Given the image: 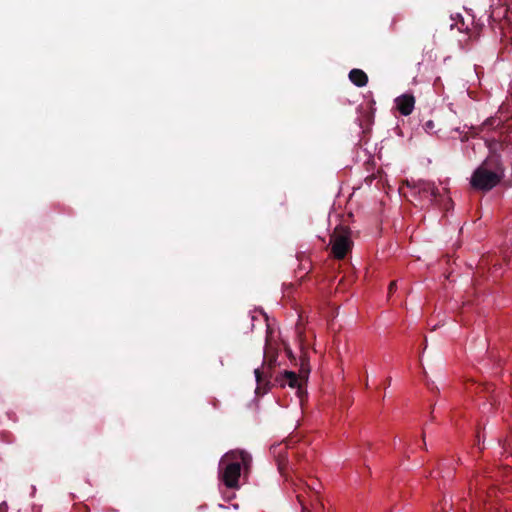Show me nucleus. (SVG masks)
I'll list each match as a JSON object with an SVG mask.
<instances>
[{
  "mask_svg": "<svg viewBox=\"0 0 512 512\" xmlns=\"http://www.w3.org/2000/svg\"><path fill=\"white\" fill-rule=\"evenodd\" d=\"M252 463L251 455L241 449L230 450L220 460L219 477L227 488L238 489L241 468L247 471Z\"/></svg>",
  "mask_w": 512,
  "mask_h": 512,
  "instance_id": "obj_1",
  "label": "nucleus"
},
{
  "mask_svg": "<svg viewBox=\"0 0 512 512\" xmlns=\"http://www.w3.org/2000/svg\"><path fill=\"white\" fill-rule=\"evenodd\" d=\"M505 169L498 156L488 157L473 172L470 184L473 189L479 191H490L496 187L504 178Z\"/></svg>",
  "mask_w": 512,
  "mask_h": 512,
  "instance_id": "obj_2",
  "label": "nucleus"
},
{
  "mask_svg": "<svg viewBox=\"0 0 512 512\" xmlns=\"http://www.w3.org/2000/svg\"><path fill=\"white\" fill-rule=\"evenodd\" d=\"M272 333V329L267 326L262 368H256L254 370L257 382L256 394H265L270 389V379L273 377V369L279 365L277 361L278 347L272 340Z\"/></svg>",
  "mask_w": 512,
  "mask_h": 512,
  "instance_id": "obj_3",
  "label": "nucleus"
},
{
  "mask_svg": "<svg viewBox=\"0 0 512 512\" xmlns=\"http://www.w3.org/2000/svg\"><path fill=\"white\" fill-rule=\"evenodd\" d=\"M331 252L334 258L342 260L352 250L353 241L351 240L350 228L343 225H338L330 239Z\"/></svg>",
  "mask_w": 512,
  "mask_h": 512,
  "instance_id": "obj_4",
  "label": "nucleus"
},
{
  "mask_svg": "<svg viewBox=\"0 0 512 512\" xmlns=\"http://www.w3.org/2000/svg\"><path fill=\"white\" fill-rule=\"evenodd\" d=\"M274 381L275 384L280 387L288 385L289 387L296 389V393L301 402L303 401V397L307 396V392L304 390L307 378L298 375L296 372L285 370L282 374L277 375L274 378Z\"/></svg>",
  "mask_w": 512,
  "mask_h": 512,
  "instance_id": "obj_5",
  "label": "nucleus"
},
{
  "mask_svg": "<svg viewBox=\"0 0 512 512\" xmlns=\"http://www.w3.org/2000/svg\"><path fill=\"white\" fill-rule=\"evenodd\" d=\"M297 500L301 505L302 512H321L324 508L318 493L310 487L303 493H298Z\"/></svg>",
  "mask_w": 512,
  "mask_h": 512,
  "instance_id": "obj_6",
  "label": "nucleus"
},
{
  "mask_svg": "<svg viewBox=\"0 0 512 512\" xmlns=\"http://www.w3.org/2000/svg\"><path fill=\"white\" fill-rule=\"evenodd\" d=\"M271 453L276 458L278 469L281 473H284L288 463H289V456L287 452V445L283 443H279L277 445H273L271 447Z\"/></svg>",
  "mask_w": 512,
  "mask_h": 512,
  "instance_id": "obj_7",
  "label": "nucleus"
},
{
  "mask_svg": "<svg viewBox=\"0 0 512 512\" xmlns=\"http://www.w3.org/2000/svg\"><path fill=\"white\" fill-rule=\"evenodd\" d=\"M414 188L417 189L420 195L429 197L430 201H437L440 196L439 189L432 182L419 181Z\"/></svg>",
  "mask_w": 512,
  "mask_h": 512,
  "instance_id": "obj_8",
  "label": "nucleus"
},
{
  "mask_svg": "<svg viewBox=\"0 0 512 512\" xmlns=\"http://www.w3.org/2000/svg\"><path fill=\"white\" fill-rule=\"evenodd\" d=\"M396 107L398 111L408 116L412 113L415 105V98L411 94H403L395 99Z\"/></svg>",
  "mask_w": 512,
  "mask_h": 512,
  "instance_id": "obj_9",
  "label": "nucleus"
},
{
  "mask_svg": "<svg viewBox=\"0 0 512 512\" xmlns=\"http://www.w3.org/2000/svg\"><path fill=\"white\" fill-rule=\"evenodd\" d=\"M349 80L357 87H364L368 83L367 74L361 70L354 68L349 72Z\"/></svg>",
  "mask_w": 512,
  "mask_h": 512,
  "instance_id": "obj_10",
  "label": "nucleus"
},
{
  "mask_svg": "<svg viewBox=\"0 0 512 512\" xmlns=\"http://www.w3.org/2000/svg\"><path fill=\"white\" fill-rule=\"evenodd\" d=\"M388 290H389V294L393 293L396 290V282L395 281H392L389 284Z\"/></svg>",
  "mask_w": 512,
  "mask_h": 512,
  "instance_id": "obj_11",
  "label": "nucleus"
},
{
  "mask_svg": "<svg viewBox=\"0 0 512 512\" xmlns=\"http://www.w3.org/2000/svg\"><path fill=\"white\" fill-rule=\"evenodd\" d=\"M433 127H434V123H433V121L429 120V121H427V122L425 123V129H426V130L433 129Z\"/></svg>",
  "mask_w": 512,
  "mask_h": 512,
  "instance_id": "obj_12",
  "label": "nucleus"
},
{
  "mask_svg": "<svg viewBox=\"0 0 512 512\" xmlns=\"http://www.w3.org/2000/svg\"><path fill=\"white\" fill-rule=\"evenodd\" d=\"M79 512H90V508L87 505H81L79 507Z\"/></svg>",
  "mask_w": 512,
  "mask_h": 512,
  "instance_id": "obj_13",
  "label": "nucleus"
},
{
  "mask_svg": "<svg viewBox=\"0 0 512 512\" xmlns=\"http://www.w3.org/2000/svg\"><path fill=\"white\" fill-rule=\"evenodd\" d=\"M386 384H387L388 386L391 384V378H388V379L386 380Z\"/></svg>",
  "mask_w": 512,
  "mask_h": 512,
  "instance_id": "obj_14",
  "label": "nucleus"
},
{
  "mask_svg": "<svg viewBox=\"0 0 512 512\" xmlns=\"http://www.w3.org/2000/svg\"><path fill=\"white\" fill-rule=\"evenodd\" d=\"M287 353H288V355H289V356H291V355H292V352H291V350H290V349H287Z\"/></svg>",
  "mask_w": 512,
  "mask_h": 512,
  "instance_id": "obj_15",
  "label": "nucleus"
}]
</instances>
